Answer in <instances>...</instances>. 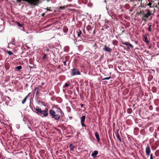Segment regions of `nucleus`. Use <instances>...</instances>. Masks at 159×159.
<instances>
[{"instance_id":"f257e3e1","label":"nucleus","mask_w":159,"mask_h":159,"mask_svg":"<svg viewBox=\"0 0 159 159\" xmlns=\"http://www.w3.org/2000/svg\"><path fill=\"white\" fill-rule=\"evenodd\" d=\"M49 114L52 118L55 120H58L60 117V115L57 113L55 111L52 110H50L49 111Z\"/></svg>"},{"instance_id":"f03ea898","label":"nucleus","mask_w":159,"mask_h":159,"mask_svg":"<svg viewBox=\"0 0 159 159\" xmlns=\"http://www.w3.org/2000/svg\"><path fill=\"white\" fill-rule=\"evenodd\" d=\"M71 75L72 76L80 75V73L79 70L77 68H73L71 70Z\"/></svg>"},{"instance_id":"7ed1b4c3","label":"nucleus","mask_w":159,"mask_h":159,"mask_svg":"<svg viewBox=\"0 0 159 159\" xmlns=\"http://www.w3.org/2000/svg\"><path fill=\"white\" fill-rule=\"evenodd\" d=\"M25 1L31 5L35 6L37 5L39 3V0H25Z\"/></svg>"},{"instance_id":"20e7f679","label":"nucleus","mask_w":159,"mask_h":159,"mask_svg":"<svg viewBox=\"0 0 159 159\" xmlns=\"http://www.w3.org/2000/svg\"><path fill=\"white\" fill-rule=\"evenodd\" d=\"M35 110L36 111V114L38 115H41L42 110L41 108L38 106L36 107Z\"/></svg>"},{"instance_id":"39448f33","label":"nucleus","mask_w":159,"mask_h":159,"mask_svg":"<svg viewBox=\"0 0 159 159\" xmlns=\"http://www.w3.org/2000/svg\"><path fill=\"white\" fill-rule=\"evenodd\" d=\"M41 114L43 115L44 116H47L48 115V110L46 108L44 110H42Z\"/></svg>"},{"instance_id":"423d86ee","label":"nucleus","mask_w":159,"mask_h":159,"mask_svg":"<svg viewBox=\"0 0 159 159\" xmlns=\"http://www.w3.org/2000/svg\"><path fill=\"white\" fill-rule=\"evenodd\" d=\"M146 155L148 157L151 152L150 148L149 146H147L146 148Z\"/></svg>"},{"instance_id":"0eeeda50","label":"nucleus","mask_w":159,"mask_h":159,"mask_svg":"<svg viewBox=\"0 0 159 159\" xmlns=\"http://www.w3.org/2000/svg\"><path fill=\"white\" fill-rule=\"evenodd\" d=\"M152 13L150 11H148V12L147 13H145L144 14V16L143 17V20L146 21V20L145 19H144V18L146 17L148 18L151 15Z\"/></svg>"},{"instance_id":"6e6552de","label":"nucleus","mask_w":159,"mask_h":159,"mask_svg":"<svg viewBox=\"0 0 159 159\" xmlns=\"http://www.w3.org/2000/svg\"><path fill=\"white\" fill-rule=\"evenodd\" d=\"M55 112L57 113H58L60 116H62V114L63 113L62 111L60 108H57L56 111Z\"/></svg>"},{"instance_id":"1a4fd4ad","label":"nucleus","mask_w":159,"mask_h":159,"mask_svg":"<svg viewBox=\"0 0 159 159\" xmlns=\"http://www.w3.org/2000/svg\"><path fill=\"white\" fill-rule=\"evenodd\" d=\"M104 50L105 51L108 52H110L111 51V49L108 47L105 46L104 48Z\"/></svg>"},{"instance_id":"9d476101","label":"nucleus","mask_w":159,"mask_h":159,"mask_svg":"<svg viewBox=\"0 0 159 159\" xmlns=\"http://www.w3.org/2000/svg\"><path fill=\"white\" fill-rule=\"evenodd\" d=\"M98 153V151L97 150H95L91 154V156H92L93 157L95 158L96 157V155H97Z\"/></svg>"},{"instance_id":"9b49d317","label":"nucleus","mask_w":159,"mask_h":159,"mask_svg":"<svg viewBox=\"0 0 159 159\" xmlns=\"http://www.w3.org/2000/svg\"><path fill=\"white\" fill-rule=\"evenodd\" d=\"M29 94H30V93H29L25 98H24L22 100V104H25L27 100V98L29 96Z\"/></svg>"},{"instance_id":"f8f14e48","label":"nucleus","mask_w":159,"mask_h":159,"mask_svg":"<svg viewBox=\"0 0 159 159\" xmlns=\"http://www.w3.org/2000/svg\"><path fill=\"white\" fill-rule=\"evenodd\" d=\"M69 147L70 148V151H74V148L75 147L72 144H70L69 146Z\"/></svg>"},{"instance_id":"ddd939ff","label":"nucleus","mask_w":159,"mask_h":159,"mask_svg":"<svg viewBox=\"0 0 159 159\" xmlns=\"http://www.w3.org/2000/svg\"><path fill=\"white\" fill-rule=\"evenodd\" d=\"M85 119V116H83L81 118V122H84Z\"/></svg>"},{"instance_id":"4468645a","label":"nucleus","mask_w":159,"mask_h":159,"mask_svg":"<svg viewBox=\"0 0 159 159\" xmlns=\"http://www.w3.org/2000/svg\"><path fill=\"white\" fill-rule=\"evenodd\" d=\"M125 44L126 46H128L129 47V48H133V46L130 43H125Z\"/></svg>"},{"instance_id":"2eb2a0df","label":"nucleus","mask_w":159,"mask_h":159,"mask_svg":"<svg viewBox=\"0 0 159 159\" xmlns=\"http://www.w3.org/2000/svg\"><path fill=\"white\" fill-rule=\"evenodd\" d=\"M95 135L97 139H99V134L97 132H96L95 133Z\"/></svg>"},{"instance_id":"dca6fc26","label":"nucleus","mask_w":159,"mask_h":159,"mask_svg":"<svg viewBox=\"0 0 159 159\" xmlns=\"http://www.w3.org/2000/svg\"><path fill=\"white\" fill-rule=\"evenodd\" d=\"M155 155L157 157L159 156V150H157L156 151L155 153Z\"/></svg>"},{"instance_id":"f3484780","label":"nucleus","mask_w":159,"mask_h":159,"mask_svg":"<svg viewBox=\"0 0 159 159\" xmlns=\"http://www.w3.org/2000/svg\"><path fill=\"white\" fill-rule=\"evenodd\" d=\"M63 30L64 32L65 33H66L68 30L67 28L65 27H64Z\"/></svg>"},{"instance_id":"a211bd4d","label":"nucleus","mask_w":159,"mask_h":159,"mask_svg":"<svg viewBox=\"0 0 159 159\" xmlns=\"http://www.w3.org/2000/svg\"><path fill=\"white\" fill-rule=\"evenodd\" d=\"M144 41L146 43H149L148 41V38L146 36L144 37Z\"/></svg>"},{"instance_id":"6ab92c4d","label":"nucleus","mask_w":159,"mask_h":159,"mask_svg":"<svg viewBox=\"0 0 159 159\" xmlns=\"http://www.w3.org/2000/svg\"><path fill=\"white\" fill-rule=\"evenodd\" d=\"M7 53L10 55H13V53L11 51H7Z\"/></svg>"},{"instance_id":"aec40b11","label":"nucleus","mask_w":159,"mask_h":159,"mask_svg":"<svg viewBox=\"0 0 159 159\" xmlns=\"http://www.w3.org/2000/svg\"><path fill=\"white\" fill-rule=\"evenodd\" d=\"M111 78V76H109L108 77H105L104 78H103L102 79V80H108L110 79Z\"/></svg>"},{"instance_id":"412c9836","label":"nucleus","mask_w":159,"mask_h":159,"mask_svg":"<svg viewBox=\"0 0 159 159\" xmlns=\"http://www.w3.org/2000/svg\"><path fill=\"white\" fill-rule=\"evenodd\" d=\"M152 26V25H149V27L148 28V31L151 32L152 31L151 29V27Z\"/></svg>"},{"instance_id":"4be33fe9","label":"nucleus","mask_w":159,"mask_h":159,"mask_svg":"<svg viewBox=\"0 0 159 159\" xmlns=\"http://www.w3.org/2000/svg\"><path fill=\"white\" fill-rule=\"evenodd\" d=\"M21 68L22 67L21 66H19L16 67V69L18 70H20Z\"/></svg>"},{"instance_id":"5701e85b","label":"nucleus","mask_w":159,"mask_h":159,"mask_svg":"<svg viewBox=\"0 0 159 159\" xmlns=\"http://www.w3.org/2000/svg\"><path fill=\"white\" fill-rule=\"evenodd\" d=\"M18 26L19 27H22L23 26V25L21 24L18 23L17 24Z\"/></svg>"},{"instance_id":"b1692460","label":"nucleus","mask_w":159,"mask_h":159,"mask_svg":"<svg viewBox=\"0 0 159 159\" xmlns=\"http://www.w3.org/2000/svg\"><path fill=\"white\" fill-rule=\"evenodd\" d=\"M81 34V31L80 30H79V32H78V36L79 37Z\"/></svg>"},{"instance_id":"393cba45","label":"nucleus","mask_w":159,"mask_h":159,"mask_svg":"<svg viewBox=\"0 0 159 159\" xmlns=\"http://www.w3.org/2000/svg\"><path fill=\"white\" fill-rule=\"evenodd\" d=\"M69 85V84H68L67 83H66L65 85V86H64V87H68Z\"/></svg>"},{"instance_id":"a878e982","label":"nucleus","mask_w":159,"mask_h":159,"mask_svg":"<svg viewBox=\"0 0 159 159\" xmlns=\"http://www.w3.org/2000/svg\"><path fill=\"white\" fill-rule=\"evenodd\" d=\"M81 125L83 127H85V125L84 124V122H81Z\"/></svg>"},{"instance_id":"bb28decb","label":"nucleus","mask_w":159,"mask_h":159,"mask_svg":"<svg viewBox=\"0 0 159 159\" xmlns=\"http://www.w3.org/2000/svg\"><path fill=\"white\" fill-rule=\"evenodd\" d=\"M152 4V3L151 2H149L148 3V5L151 8V7H152L151 6Z\"/></svg>"},{"instance_id":"cd10ccee","label":"nucleus","mask_w":159,"mask_h":159,"mask_svg":"<svg viewBox=\"0 0 159 159\" xmlns=\"http://www.w3.org/2000/svg\"><path fill=\"white\" fill-rule=\"evenodd\" d=\"M63 63L64 64V65L66 66V60L64 61L63 62Z\"/></svg>"},{"instance_id":"c85d7f7f","label":"nucleus","mask_w":159,"mask_h":159,"mask_svg":"<svg viewBox=\"0 0 159 159\" xmlns=\"http://www.w3.org/2000/svg\"><path fill=\"white\" fill-rule=\"evenodd\" d=\"M46 54H44V56H43V59H45L46 58Z\"/></svg>"},{"instance_id":"c756f323","label":"nucleus","mask_w":159,"mask_h":159,"mask_svg":"<svg viewBox=\"0 0 159 159\" xmlns=\"http://www.w3.org/2000/svg\"><path fill=\"white\" fill-rule=\"evenodd\" d=\"M152 154H151L150 155V159H153Z\"/></svg>"},{"instance_id":"7c9ffc66","label":"nucleus","mask_w":159,"mask_h":159,"mask_svg":"<svg viewBox=\"0 0 159 159\" xmlns=\"http://www.w3.org/2000/svg\"><path fill=\"white\" fill-rule=\"evenodd\" d=\"M158 142V141H157L156 142V144L157 146L158 145V143H157Z\"/></svg>"},{"instance_id":"2f4dec72","label":"nucleus","mask_w":159,"mask_h":159,"mask_svg":"<svg viewBox=\"0 0 159 159\" xmlns=\"http://www.w3.org/2000/svg\"><path fill=\"white\" fill-rule=\"evenodd\" d=\"M17 2H20L22 0H16Z\"/></svg>"},{"instance_id":"473e14b6","label":"nucleus","mask_w":159,"mask_h":159,"mask_svg":"<svg viewBox=\"0 0 159 159\" xmlns=\"http://www.w3.org/2000/svg\"><path fill=\"white\" fill-rule=\"evenodd\" d=\"M97 140V142H98V143H100V140Z\"/></svg>"},{"instance_id":"72a5a7b5","label":"nucleus","mask_w":159,"mask_h":159,"mask_svg":"<svg viewBox=\"0 0 159 159\" xmlns=\"http://www.w3.org/2000/svg\"><path fill=\"white\" fill-rule=\"evenodd\" d=\"M117 138L118 139H120V138H119V136H117Z\"/></svg>"},{"instance_id":"f704fd0d","label":"nucleus","mask_w":159,"mask_h":159,"mask_svg":"<svg viewBox=\"0 0 159 159\" xmlns=\"http://www.w3.org/2000/svg\"><path fill=\"white\" fill-rule=\"evenodd\" d=\"M49 49H46V51L47 52H48V51H49Z\"/></svg>"},{"instance_id":"c9c22d12","label":"nucleus","mask_w":159,"mask_h":159,"mask_svg":"<svg viewBox=\"0 0 159 159\" xmlns=\"http://www.w3.org/2000/svg\"><path fill=\"white\" fill-rule=\"evenodd\" d=\"M58 69H60V66H58Z\"/></svg>"},{"instance_id":"e433bc0d","label":"nucleus","mask_w":159,"mask_h":159,"mask_svg":"<svg viewBox=\"0 0 159 159\" xmlns=\"http://www.w3.org/2000/svg\"><path fill=\"white\" fill-rule=\"evenodd\" d=\"M42 85H44V83H42Z\"/></svg>"},{"instance_id":"4c0bfd02","label":"nucleus","mask_w":159,"mask_h":159,"mask_svg":"<svg viewBox=\"0 0 159 159\" xmlns=\"http://www.w3.org/2000/svg\"><path fill=\"white\" fill-rule=\"evenodd\" d=\"M121 140H120V139L119 140L120 142H121Z\"/></svg>"},{"instance_id":"58836bf2","label":"nucleus","mask_w":159,"mask_h":159,"mask_svg":"<svg viewBox=\"0 0 159 159\" xmlns=\"http://www.w3.org/2000/svg\"><path fill=\"white\" fill-rule=\"evenodd\" d=\"M83 106V104H82V105H81V107H82V106Z\"/></svg>"},{"instance_id":"ea45409f","label":"nucleus","mask_w":159,"mask_h":159,"mask_svg":"<svg viewBox=\"0 0 159 159\" xmlns=\"http://www.w3.org/2000/svg\"><path fill=\"white\" fill-rule=\"evenodd\" d=\"M12 44H13V45L14 44V43H12Z\"/></svg>"}]
</instances>
